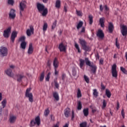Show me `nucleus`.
<instances>
[{
    "mask_svg": "<svg viewBox=\"0 0 127 127\" xmlns=\"http://www.w3.org/2000/svg\"><path fill=\"white\" fill-rule=\"evenodd\" d=\"M30 29H28L26 30V34L27 36H31V34H34V28L33 26L30 25L29 26Z\"/></svg>",
    "mask_w": 127,
    "mask_h": 127,
    "instance_id": "9b49d317",
    "label": "nucleus"
},
{
    "mask_svg": "<svg viewBox=\"0 0 127 127\" xmlns=\"http://www.w3.org/2000/svg\"><path fill=\"white\" fill-rule=\"evenodd\" d=\"M53 127H59V123H57L56 125H54Z\"/></svg>",
    "mask_w": 127,
    "mask_h": 127,
    "instance_id": "338daca9",
    "label": "nucleus"
},
{
    "mask_svg": "<svg viewBox=\"0 0 127 127\" xmlns=\"http://www.w3.org/2000/svg\"><path fill=\"white\" fill-rule=\"evenodd\" d=\"M7 2L9 5H13L14 4V0H7Z\"/></svg>",
    "mask_w": 127,
    "mask_h": 127,
    "instance_id": "c9c22d12",
    "label": "nucleus"
},
{
    "mask_svg": "<svg viewBox=\"0 0 127 127\" xmlns=\"http://www.w3.org/2000/svg\"><path fill=\"white\" fill-rule=\"evenodd\" d=\"M5 106H6V100L3 99L1 102V106L2 107V109H4V108H5Z\"/></svg>",
    "mask_w": 127,
    "mask_h": 127,
    "instance_id": "72a5a7b5",
    "label": "nucleus"
},
{
    "mask_svg": "<svg viewBox=\"0 0 127 127\" xmlns=\"http://www.w3.org/2000/svg\"><path fill=\"white\" fill-rule=\"evenodd\" d=\"M10 31H11V27H9L7 29L4 30L3 36H4L5 38H8V37H9V33H10Z\"/></svg>",
    "mask_w": 127,
    "mask_h": 127,
    "instance_id": "1a4fd4ad",
    "label": "nucleus"
},
{
    "mask_svg": "<svg viewBox=\"0 0 127 127\" xmlns=\"http://www.w3.org/2000/svg\"><path fill=\"white\" fill-rule=\"evenodd\" d=\"M70 115V108H67L64 110V115L65 118H68Z\"/></svg>",
    "mask_w": 127,
    "mask_h": 127,
    "instance_id": "4be33fe9",
    "label": "nucleus"
},
{
    "mask_svg": "<svg viewBox=\"0 0 127 127\" xmlns=\"http://www.w3.org/2000/svg\"><path fill=\"white\" fill-rule=\"evenodd\" d=\"M121 71H122L124 74H127V71L126 68H124V67H120Z\"/></svg>",
    "mask_w": 127,
    "mask_h": 127,
    "instance_id": "49530a36",
    "label": "nucleus"
},
{
    "mask_svg": "<svg viewBox=\"0 0 127 127\" xmlns=\"http://www.w3.org/2000/svg\"><path fill=\"white\" fill-rule=\"evenodd\" d=\"M84 79L87 84L90 83V78H89L86 75H84Z\"/></svg>",
    "mask_w": 127,
    "mask_h": 127,
    "instance_id": "a19ab883",
    "label": "nucleus"
},
{
    "mask_svg": "<svg viewBox=\"0 0 127 127\" xmlns=\"http://www.w3.org/2000/svg\"><path fill=\"white\" fill-rule=\"evenodd\" d=\"M50 75H51V72H49L46 77V81L49 82L50 79Z\"/></svg>",
    "mask_w": 127,
    "mask_h": 127,
    "instance_id": "37998d69",
    "label": "nucleus"
},
{
    "mask_svg": "<svg viewBox=\"0 0 127 127\" xmlns=\"http://www.w3.org/2000/svg\"><path fill=\"white\" fill-rule=\"evenodd\" d=\"M51 121H53V122H54L55 118L54 117V116H53V115H51Z\"/></svg>",
    "mask_w": 127,
    "mask_h": 127,
    "instance_id": "680f3d73",
    "label": "nucleus"
},
{
    "mask_svg": "<svg viewBox=\"0 0 127 127\" xmlns=\"http://www.w3.org/2000/svg\"><path fill=\"white\" fill-rule=\"evenodd\" d=\"M105 18L104 17L100 18L99 19V23L101 25V27L104 28L105 27Z\"/></svg>",
    "mask_w": 127,
    "mask_h": 127,
    "instance_id": "6ab92c4d",
    "label": "nucleus"
},
{
    "mask_svg": "<svg viewBox=\"0 0 127 127\" xmlns=\"http://www.w3.org/2000/svg\"><path fill=\"white\" fill-rule=\"evenodd\" d=\"M53 95L55 100H56L57 101H58L59 100V94H58V92H53Z\"/></svg>",
    "mask_w": 127,
    "mask_h": 127,
    "instance_id": "393cba45",
    "label": "nucleus"
},
{
    "mask_svg": "<svg viewBox=\"0 0 127 127\" xmlns=\"http://www.w3.org/2000/svg\"><path fill=\"white\" fill-rule=\"evenodd\" d=\"M16 120V117L14 116H10V118L9 119V121L10 123V124H13Z\"/></svg>",
    "mask_w": 127,
    "mask_h": 127,
    "instance_id": "5701e85b",
    "label": "nucleus"
},
{
    "mask_svg": "<svg viewBox=\"0 0 127 127\" xmlns=\"http://www.w3.org/2000/svg\"><path fill=\"white\" fill-rule=\"evenodd\" d=\"M86 30V29L85 28V27H82L81 30L80 31L81 33H85V31Z\"/></svg>",
    "mask_w": 127,
    "mask_h": 127,
    "instance_id": "6e6d98bb",
    "label": "nucleus"
},
{
    "mask_svg": "<svg viewBox=\"0 0 127 127\" xmlns=\"http://www.w3.org/2000/svg\"><path fill=\"white\" fill-rule=\"evenodd\" d=\"M106 95L107 98H111V96H112V93H111V91H110V90L108 89H106Z\"/></svg>",
    "mask_w": 127,
    "mask_h": 127,
    "instance_id": "c85d7f7f",
    "label": "nucleus"
},
{
    "mask_svg": "<svg viewBox=\"0 0 127 127\" xmlns=\"http://www.w3.org/2000/svg\"><path fill=\"white\" fill-rule=\"evenodd\" d=\"M17 36V32L15 31H13L11 33L10 39L11 42L13 43L14 42V40H15V38Z\"/></svg>",
    "mask_w": 127,
    "mask_h": 127,
    "instance_id": "2eb2a0df",
    "label": "nucleus"
},
{
    "mask_svg": "<svg viewBox=\"0 0 127 127\" xmlns=\"http://www.w3.org/2000/svg\"><path fill=\"white\" fill-rule=\"evenodd\" d=\"M112 76L114 78L118 77V71H117V64H114L112 67Z\"/></svg>",
    "mask_w": 127,
    "mask_h": 127,
    "instance_id": "0eeeda50",
    "label": "nucleus"
},
{
    "mask_svg": "<svg viewBox=\"0 0 127 127\" xmlns=\"http://www.w3.org/2000/svg\"><path fill=\"white\" fill-rule=\"evenodd\" d=\"M119 108H120V103L117 102V110H119Z\"/></svg>",
    "mask_w": 127,
    "mask_h": 127,
    "instance_id": "69168bd1",
    "label": "nucleus"
},
{
    "mask_svg": "<svg viewBox=\"0 0 127 127\" xmlns=\"http://www.w3.org/2000/svg\"><path fill=\"white\" fill-rule=\"evenodd\" d=\"M58 48L61 52H65L67 50V46L64 45L63 43H61L60 44Z\"/></svg>",
    "mask_w": 127,
    "mask_h": 127,
    "instance_id": "f8f14e48",
    "label": "nucleus"
},
{
    "mask_svg": "<svg viewBox=\"0 0 127 127\" xmlns=\"http://www.w3.org/2000/svg\"><path fill=\"white\" fill-rule=\"evenodd\" d=\"M16 77H17V81L20 83L22 81V79L25 78V75H24V72H20L16 75Z\"/></svg>",
    "mask_w": 127,
    "mask_h": 127,
    "instance_id": "6e6552de",
    "label": "nucleus"
},
{
    "mask_svg": "<svg viewBox=\"0 0 127 127\" xmlns=\"http://www.w3.org/2000/svg\"><path fill=\"white\" fill-rule=\"evenodd\" d=\"M121 31L123 36L125 37V38H127V26L125 25H122L121 26Z\"/></svg>",
    "mask_w": 127,
    "mask_h": 127,
    "instance_id": "423d86ee",
    "label": "nucleus"
},
{
    "mask_svg": "<svg viewBox=\"0 0 127 127\" xmlns=\"http://www.w3.org/2000/svg\"><path fill=\"white\" fill-rule=\"evenodd\" d=\"M5 73H6V75L9 77H13V74L12 73V70L11 69L9 68L6 70H5Z\"/></svg>",
    "mask_w": 127,
    "mask_h": 127,
    "instance_id": "a211bd4d",
    "label": "nucleus"
},
{
    "mask_svg": "<svg viewBox=\"0 0 127 127\" xmlns=\"http://www.w3.org/2000/svg\"><path fill=\"white\" fill-rule=\"evenodd\" d=\"M57 24V21L56 20L53 23V25L52 26V29H54V28H55V27H56Z\"/></svg>",
    "mask_w": 127,
    "mask_h": 127,
    "instance_id": "de8ad7c7",
    "label": "nucleus"
},
{
    "mask_svg": "<svg viewBox=\"0 0 127 127\" xmlns=\"http://www.w3.org/2000/svg\"><path fill=\"white\" fill-rule=\"evenodd\" d=\"M101 90H105L106 89V86L104 85V84H103V82H102L101 84Z\"/></svg>",
    "mask_w": 127,
    "mask_h": 127,
    "instance_id": "4d7b16f0",
    "label": "nucleus"
},
{
    "mask_svg": "<svg viewBox=\"0 0 127 127\" xmlns=\"http://www.w3.org/2000/svg\"><path fill=\"white\" fill-rule=\"evenodd\" d=\"M85 63L86 64V65H87V66H89V67H90V66H91L92 64H91V62H90V61H89V59L86 58L85 59Z\"/></svg>",
    "mask_w": 127,
    "mask_h": 127,
    "instance_id": "473e14b6",
    "label": "nucleus"
},
{
    "mask_svg": "<svg viewBox=\"0 0 127 127\" xmlns=\"http://www.w3.org/2000/svg\"><path fill=\"white\" fill-rule=\"evenodd\" d=\"M79 43L81 45L82 47V49L87 52V51H91V49L89 46H87V42L83 39H79Z\"/></svg>",
    "mask_w": 127,
    "mask_h": 127,
    "instance_id": "f03ea898",
    "label": "nucleus"
},
{
    "mask_svg": "<svg viewBox=\"0 0 127 127\" xmlns=\"http://www.w3.org/2000/svg\"><path fill=\"white\" fill-rule=\"evenodd\" d=\"M41 120L40 117L39 116H37L35 118V120H32L30 123V127H35V125H37L38 127L40 126Z\"/></svg>",
    "mask_w": 127,
    "mask_h": 127,
    "instance_id": "7ed1b4c3",
    "label": "nucleus"
},
{
    "mask_svg": "<svg viewBox=\"0 0 127 127\" xmlns=\"http://www.w3.org/2000/svg\"><path fill=\"white\" fill-rule=\"evenodd\" d=\"M60 6H61V1L60 0H57L56 2V7L57 8H60Z\"/></svg>",
    "mask_w": 127,
    "mask_h": 127,
    "instance_id": "cd10ccee",
    "label": "nucleus"
},
{
    "mask_svg": "<svg viewBox=\"0 0 127 127\" xmlns=\"http://www.w3.org/2000/svg\"><path fill=\"white\" fill-rule=\"evenodd\" d=\"M16 16V14H15V10L13 9H11L9 13V17L12 19H14Z\"/></svg>",
    "mask_w": 127,
    "mask_h": 127,
    "instance_id": "ddd939ff",
    "label": "nucleus"
},
{
    "mask_svg": "<svg viewBox=\"0 0 127 127\" xmlns=\"http://www.w3.org/2000/svg\"><path fill=\"white\" fill-rule=\"evenodd\" d=\"M76 14L78 16H82V11H81L76 10Z\"/></svg>",
    "mask_w": 127,
    "mask_h": 127,
    "instance_id": "09e8293b",
    "label": "nucleus"
},
{
    "mask_svg": "<svg viewBox=\"0 0 127 127\" xmlns=\"http://www.w3.org/2000/svg\"><path fill=\"white\" fill-rule=\"evenodd\" d=\"M88 18L89 19V24L92 25L93 24V16L89 15Z\"/></svg>",
    "mask_w": 127,
    "mask_h": 127,
    "instance_id": "58836bf2",
    "label": "nucleus"
},
{
    "mask_svg": "<svg viewBox=\"0 0 127 127\" xmlns=\"http://www.w3.org/2000/svg\"><path fill=\"white\" fill-rule=\"evenodd\" d=\"M115 29V27L114 26V24L112 22H110L108 25V30L109 33H112Z\"/></svg>",
    "mask_w": 127,
    "mask_h": 127,
    "instance_id": "dca6fc26",
    "label": "nucleus"
},
{
    "mask_svg": "<svg viewBox=\"0 0 127 127\" xmlns=\"http://www.w3.org/2000/svg\"><path fill=\"white\" fill-rule=\"evenodd\" d=\"M74 118H75V114L74 113V111H72V117H71V120H73Z\"/></svg>",
    "mask_w": 127,
    "mask_h": 127,
    "instance_id": "bf43d9fd",
    "label": "nucleus"
},
{
    "mask_svg": "<svg viewBox=\"0 0 127 127\" xmlns=\"http://www.w3.org/2000/svg\"><path fill=\"white\" fill-rule=\"evenodd\" d=\"M77 74V71H76V69L75 68H72V75L73 76H76Z\"/></svg>",
    "mask_w": 127,
    "mask_h": 127,
    "instance_id": "3c124183",
    "label": "nucleus"
},
{
    "mask_svg": "<svg viewBox=\"0 0 127 127\" xmlns=\"http://www.w3.org/2000/svg\"><path fill=\"white\" fill-rule=\"evenodd\" d=\"M58 71H57V68H55V74L58 75Z\"/></svg>",
    "mask_w": 127,
    "mask_h": 127,
    "instance_id": "0e129e2a",
    "label": "nucleus"
},
{
    "mask_svg": "<svg viewBox=\"0 0 127 127\" xmlns=\"http://www.w3.org/2000/svg\"><path fill=\"white\" fill-rule=\"evenodd\" d=\"M19 10H20V15L22 16V12L24 11V9L26 7V5L23 2H21L19 4Z\"/></svg>",
    "mask_w": 127,
    "mask_h": 127,
    "instance_id": "9d476101",
    "label": "nucleus"
},
{
    "mask_svg": "<svg viewBox=\"0 0 127 127\" xmlns=\"http://www.w3.org/2000/svg\"><path fill=\"white\" fill-rule=\"evenodd\" d=\"M33 53V47L32 46V43H30L29 46V49L28 50V54L30 55Z\"/></svg>",
    "mask_w": 127,
    "mask_h": 127,
    "instance_id": "aec40b11",
    "label": "nucleus"
},
{
    "mask_svg": "<svg viewBox=\"0 0 127 127\" xmlns=\"http://www.w3.org/2000/svg\"><path fill=\"white\" fill-rule=\"evenodd\" d=\"M79 61L80 62V64H79L80 67L82 69L85 64V60L82 59H80Z\"/></svg>",
    "mask_w": 127,
    "mask_h": 127,
    "instance_id": "b1692460",
    "label": "nucleus"
},
{
    "mask_svg": "<svg viewBox=\"0 0 127 127\" xmlns=\"http://www.w3.org/2000/svg\"><path fill=\"white\" fill-rule=\"evenodd\" d=\"M7 56V49L4 47H1L0 48V56L1 57H4Z\"/></svg>",
    "mask_w": 127,
    "mask_h": 127,
    "instance_id": "39448f33",
    "label": "nucleus"
},
{
    "mask_svg": "<svg viewBox=\"0 0 127 127\" xmlns=\"http://www.w3.org/2000/svg\"><path fill=\"white\" fill-rule=\"evenodd\" d=\"M47 28H48V24L47 23H44L43 27V30L44 33L47 30Z\"/></svg>",
    "mask_w": 127,
    "mask_h": 127,
    "instance_id": "c756f323",
    "label": "nucleus"
},
{
    "mask_svg": "<svg viewBox=\"0 0 127 127\" xmlns=\"http://www.w3.org/2000/svg\"><path fill=\"white\" fill-rule=\"evenodd\" d=\"M122 116L123 119H125V110H124V109H123L122 111Z\"/></svg>",
    "mask_w": 127,
    "mask_h": 127,
    "instance_id": "13d9d810",
    "label": "nucleus"
},
{
    "mask_svg": "<svg viewBox=\"0 0 127 127\" xmlns=\"http://www.w3.org/2000/svg\"><path fill=\"white\" fill-rule=\"evenodd\" d=\"M37 8L39 12H42V15L43 16H46L47 13H48V9L45 8L44 4H41L40 3H37Z\"/></svg>",
    "mask_w": 127,
    "mask_h": 127,
    "instance_id": "f257e3e1",
    "label": "nucleus"
},
{
    "mask_svg": "<svg viewBox=\"0 0 127 127\" xmlns=\"http://www.w3.org/2000/svg\"><path fill=\"white\" fill-rule=\"evenodd\" d=\"M53 66L54 69H57L59 66V62L58 61V59H57V58H55L54 60Z\"/></svg>",
    "mask_w": 127,
    "mask_h": 127,
    "instance_id": "f3484780",
    "label": "nucleus"
},
{
    "mask_svg": "<svg viewBox=\"0 0 127 127\" xmlns=\"http://www.w3.org/2000/svg\"><path fill=\"white\" fill-rule=\"evenodd\" d=\"M65 78H66V74L65 73H63L62 75V79L63 81H64V80H65Z\"/></svg>",
    "mask_w": 127,
    "mask_h": 127,
    "instance_id": "5fc2aeb1",
    "label": "nucleus"
},
{
    "mask_svg": "<svg viewBox=\"0 0 127 127\" xmlns=\"http://www.w3.org/2000/svg\"><path fill=\"white\" fill-rule=\"evenodd\" d=\"M54 83H55V86L56 87V88H57V89H58L59 88V83H58V82H57V81H54Z\"/></svg>",
    "mask_w": 127,
    "mask_h": 127,
    "instance_id": "603ef678",
    "label": "nucleus"
},
{
    "mask_svg": "<svg viewBox=\"0 0 127 127\" xmlns=\"http://www.w3.org/2000/svg\"><path fill=\"white\" fill-rule=\"evenodd\" d=\"M49 113H50V111H49V109L45 110V112H44L45 116L47 117L49 115Z\"/></svg>",
    "mask_w": 127,
    "mask_h": 127,
    "instance_id": "c03bdc74",
    "label": "nucleus"
},
{
    "mask_svg": "<svg viewBox=\"0 0 127 127\" xmlns=\"http://www.w3.org/2000/svg\"><path fill=\"white\" fill-rule=\"evenodd\" d=\"M93 95L95 98H97L98 96H99V92L97 91V89H94L93 90Z\"/></svg>",
    "mask_w": 127,
    "mask_h": 127,
    "instance_id": "ea45409f",
    "label": "nucleus"
},
{
    "mask_svg": "<svg viewBox=\"0 0 127 127\" xmlns=\"http://www.w3.org/2000/svg\"><path fill=\"white\" fill-rule=\"evenodd\" d=\"M107 107V101L105 100H104L103 101V105L102 106V109L104 110L105 108Z\"/></svg>",
    "mask_w": 127,
    "mask_h": 127,
    "instance_id": "79ce46f5",
    "label": "nucleus"
},
{
    "mask_svg": "<svg viewBox=\"0 0 127 127\" xmlns=\"http://www.w3.org/2000/svg\"><path fill=\"white\" fill-rule=\"evenodd\" d=\"M99 64L103 65V64H104V60H103V59H100L99 61Z\"/></svg>",
    "mask_w": 127,
    "mask_h": 127,
    "instance_id": "052dcab7",
    "label": "nucleus"
},
{
    "mask_svg": "<svg viewBox=\"0 0 127 127\" xmlns=\"http://www.w3.org/2000/svg\"><path fill=\"white\" fill-rule=\"evenodd\" d=\"M116 46L118 49H120V44L118 43V38H117L116 39Z\"/></svg>",
    "mask_w": 127,
    "mask_h": 127,
    "instance_id": "864d4df0",
    "label": "nucleus"
},
{
    "mask_svg": "<svg viewBox=\"0 0 127 127\" xmlns=\"http://www.w3.org/2000/svg\"><path fill=\"white\" fill-rule=\"evenodd\" d=\"M74 47L78 51V53H81V50H80V48L79 47V45L77 44L76 43H75Z\"/></svg>",
    "mask_w": 127,
    "mask_h": 127,
    "instance_id": "e433bc0d",
    "label": "nucleus"
},
{
    "mask_svg": "<svg viewBox=\"0 0 127 127\" xmlns=\"http://www.w3.org/2000/svg\"><path fill=\"white\" fill-rule=\"evenodd\" d=\"M19 41H21V42H25V36H22V37H20Z\"/></svg>",
    "mask_w": 127,
    "mask_h": 127,
    "instance_id": "8fccbe9b",
    "label": "nucleus"
},
{
    "mask_svg": "<svg viewBox=\"0 0 127 127\" xmlns=\"http://www.w3.org/2000/svg\"><path fill=\"white\" fill-rule=\"evenodd\" d=\"M20 47L22 48V49H25L26 48V42H22L20 44Z\"/></svg>",
    "mask_w": 127,
    "mask_h": 127,
    "instance_id": "7c9ffc66",
    "label": "nucleus"
},
{
    "mask_svg": "<svg viewBox=\"0 0 127 127\" xmlns=\"http://www.w3.org/2000/svg\"><path fill=\"white\" fill-rule=\"evenodd\" d=\"M77 109L78 111L82 110V102L80 101H77Z\"/></svg>",
    "mask_w": 127,
    "mask_h": 127,
    "instance_id": "a878e982",
    "label": "nucleus"
},
{
    "mask_svg": "<svg viewBox=\"0 0 127 127\" xmlns=\"http://www.w3.org/2000/svg\"><path fill=\"white\" fill-rule=\"evenodd\" d=\"M96 35L97 37H99L100 39H104V38H105V34H104L103 30L101 29L98 30Z\"/></svg>",
    "mask_w": 127,
    "mask_h": 127,
    "instance_id": "4468645a",
    "label": "nucleus"
},
{
    "mask_svg": "<svg viewBox=\"0 0 127 127\" xmlns=\"http://www.w3.org/2000/svg\"><path fill=\"white\" fill-rule=\"evenodd\" d=\"M63 127H69V124L66 123Z\"/></svg>",
    "mask_w": 127,
    "mask_h": 127,
    "instance_id": "774afa93",
    "label": "nucleus"
},
{
    "mask_svg": "<svg viewBox=\"0 0 127 127\" xmlns=\"http://www.w3.org/2000/svg\"><path fill=\"white\" fill-rule=\"evenodd\" d=\"M90 67H91V72H92V73H93L94 74H95V73H96V72H97V66H96V65L95 64H92L90 66Z\"/></svg>",
    "mask_w": 127,
    "mask_h": 127,
    "instance_id": "412c9836",
    "label": "nucleus"
},
{
    "mask_svg": "<svg viewBox=\"0 0 127 127\" xmlns=\"http://www.w3.org/2000/svg\"><path fill=\"white\" fill-rule=\"evenodd\" d=\"M44 71H43V72H42L41 73L40 76V82H42V81H43V80H44Z\"/></svg>",
    "mask_w": 127,
    "mask_h": 127,
    "instance_id": "f704fd0d",
    "label": "nucleus"
},
{
    "mask_svg": "<svg viewBox=\"0 0 127 127\" xmlns=\"http://www.w3.org/2000/svg\"><path fill=\"white\" fill-rule=\"evenodd\" d=\"M87 123L86 122H82L80 124V127H87Z\"/></svg>",
    "mask_w": 127,
    "mask_h": 127,
    "instance_id": "a18cd8bd",
    "label": "nucleus"
},
{
    "mask_svg": "<svg viewBox=\"0 0 127 127\" xmlns=\"http://www.w3.org/2000/svg\"><path fill=\"white\" fill-rule=\"evenodd\" d=\"M31 90V88L27 89L25 93V97L26 98H28L29 101L30 103H33V94H32V93H30Z\"/></svg>",
    "mask_w": 127,
    "mask_h": 127,
    "instance_id": "20e7f679",
    "label": "nucleus"
},
{
    "mask_svg": "<svg viewBox=\"0 0 127 127\" xmlns=\"http://www.w3.org/2000/svg\"><path fill=\"white\" fill-rule=\"evenodd\" d=\"M83 113L85 117H88L89 115V109L86 108L83 109Z\"/></svg>",
    "mask_w": 127,
    "mask_h": 127,
    "instance_id": "bb28decb",
    "label": "nucleus"
},
{
    "mask_svg": "<svg viewBox=\"0 0 127 127\" xmlns=\"http://www.w3.org/2000/svg\"><path fill=\"white\" fill-rule=\"evenodd\" d=\"M83 24H84V23H83V21H80L77 25V29H80V28H81V27L83 26Z\"/></svg>",
    "mask_w": 127,
    "mask_h": 127,
    "instance_id": "2f4dec72",
    "label": "nucleus"
},
{
    "mask_svg": "<svg viewBox=\"0 0 127 127\" xmlns=\"http://www.w3.org/2000/svg\"><path fill=\"white\" fill-rule=\"evenodd\" d=\"M77 98H81V97H82V93H81V90H80V89L79 88L77 89Z\"/></svg>",
    "mask_w": 127,
    "mask_h": 127,
    "instance_id": "4c0bfd02",
    "label": "nucleus"
},
{
    "mask_svg": "<svg viewBox=\"0 0 127 127\" xmlns=\"http://www.w3.org/2000/svg\"><path fill=\"white\" fill-rule=\"evenodd\" d=\"M47 66L48 67H50V66H51V63H50V61H48Z\"/></svg>",
    "mask_w": 127,
    "mask_h": 127,
    "instance_id": "e2e57ef3",
    "label": "nucleus"
}]
</instances>
